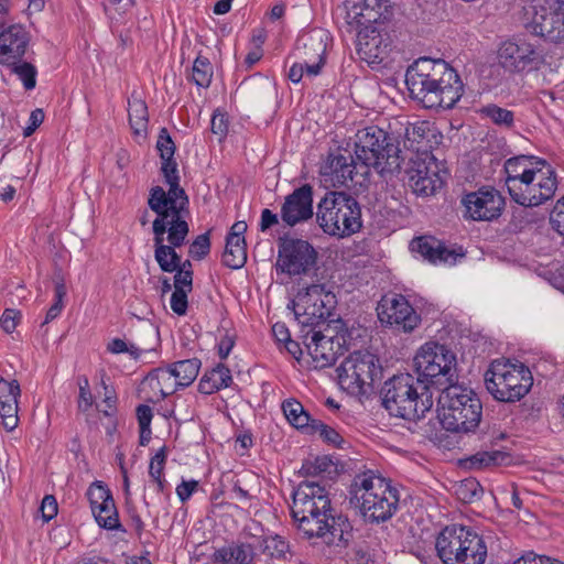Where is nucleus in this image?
<instances>
[{
    "label": "nucleus",
    "mask_w": 564,
    "mask_h": 564,
    "mask_svg": "<svg viewBox=\"0 0 564 564\" xmlns=\"http://www.w3.org/2000/svg\"><path fill=\"white\" fill-rule=\"evenodd\" d=\"M334 303V295L322 284H312L301 290L293 301V311L303 326H314L325 321Z\"/></svg>",
    "instance_id": "15"
},
{
    "label": "nucleus",
    "mask_w": 564,
    "mask_h": 564,
    "mask_svg": "<svg viewBox=\"0 0 564 564\" xmlns=\"http://www.w3.org/2000/svg\"><path fill=\"white\" fill-rule=\"evenodd\" d=\"M284 415L286 420L296 429H306L307 431L311 427V422L313 421L308 413L304 411L303 405L294 400L285 401L282 405Z\"/></svg>",
    "instance_id": "39"
},
{
    "label": "nucleus",
    "mask_w": 564,
    "mask_h": 564,
    "mask_svg": "<svg viewBox=\"0 0 564 564\" xmlns=\"http://www.w3.org/2000/svg\"><path fill=\"white\" fill-rule=\"evenodd\" d=\"M550 221L561 236H564V196L560 198L553 207L550 216Z\"/></svg>",
    "instance_id": "56"
},
{
    "label": "nucleus",
    "mask_w": 564,
    "mask_h": 564,
    "mask_svg": "<svg viewBox=\"0 0 564 564\" xmlns=\"http://www.w3.org/2000/svg\"><path fill=\"white\" fill-rule=\"evenodd\" d=\"M21 319V313L14 308H6L0 317V326L4 333L11 334Z\"/></svg>",
    "instance_id": "54"
},
{
    "label": "nucleus",
    "mask_w": 564,
    "mask_h": 564,
    "mask_svg": "<svg viewBox=\"0 0 564 564\" xmlns=\"http://www.w3.org/2000/svg\"><path fill=\"white\" fill-rule=\"evenodd\" d=\"M354 152L362 174H368L370 167L380 174L393 173L401 165L398 145L376 126L357 131Z\"/></svg>",
    "instance_id": "9"
},
{
    "label": "nucleus",
    "mask_w": 564,
    "mask_h": 564,
    "mask_svg": "<svg viewBox=\"0 0 564 564\" xmlns=\"http://www.w3.org/2000/svg\"><path fill=\"white\" fill-rule=\"evenodd\" d=\"M128 115L133 134L144 139L148 133L149 124L148 106L135 93L128 99Z\"/></svg>",
    "instance_id": "33"
},
{
    "label": "nucleus",
    "mask_w": 564,
    "mask_h": 564,
    "mask_svg": "<svg viewBox=\"0 0 564 564\" xmlns=\"http://www.w3.org/2000/svg\"><path fill=\"white\" fill-rule=\"evenodd\" d=\"M44 111L40 108L34 109L29 118V124L24 128V135H31L43 122L44 120Z\"/></svg>",
    "instance_id": "61"
},
{
    "label": "nucleus",
    "mask_w": 564,
    "mask_h": 564,
    "mask_svg": "<svg viewBox=\"0 0 564 564\" xmlns=\"http://www.w3.org/2000/svg\"><path fill=\"white\" fill-rule=\"evenodd\" d=\"M198 489V481L196 480H183L178 485V499L182 501L187 500Z\"/></svg>",
    "instance_id": "63"
},
{
    "label": "nucleus",
    "mask_w": 564,
    "mask_h": 564,
    "mask_svg": "<svg viewBox=\"0 0 564 564\" xmlns=\"http://www.w3.org/2000/svg\"><path fill=\"white\" fill-rule=\"evenodd\" d=\"M91 512L99 527L106 530H120L121 524L112 496Z\"/></svg>",
    "instance_id": "37"
},
{
    "label": "nucleus",
    "mask_w": 564,
    "mask_h": 564,
    "mask_svg": "<svg viewBox=\"0 0 564 564\" xmlns=\"http://www.w3.org/2000/svg\"><path fill=\"white\" fill-rule=\"evenodd\" d=\"M228 126L229 121L227 115L219 109L216 110L210 120L212 132L221 139L227 134Z\"/></svg>",
    "instance_id": "55"
},
{
    "label": "nucleus",
    "mask_w": 564,
    "mask_h": 564,
    "mask_svg": "<svg viewBox=\"0 0 564 564\" xmlns=\"http://www.w3.org/2000/svg\"><path fill=\"white\" fill-rule=\"evenodd\" d=\"M338 383L351 395H364L371 391L381 378L382 367L376 355L358 350L348 355L337 367Z\"/></svg>",
    "instance_id": "13"
},
{
    "label": "nucleus",
    "mask_w": 564,
    "mask_h": 564,
    "mask_svg": "<svg viewBox=\"0 0 564 564\" xmlns=\"http://www.w3.org/2000/svg\"><path fill=\"white\" fill-rule=\"evenodd\" d=\"M166 460V447H161L158 453L151 458L149 466V476L151 479H159L163 476V469Z\"/></svg>",
    "instance_id": "53"
},
{
    "label": "nucleus",
    "mask_w": 564,
    "mask_h": 564,
    "mask_svg": "<svg viewBox=\"0 0 564 564\" xmlns=\"http://www.w3.org/2000/svg\"><path fill=\"white\" fill-rule=\"evenodd\" d=\"M199 327L197 325H184L181 329L182 345L183 347L192 350L196 346V340L198 338Z\"/></svg>",
    "instance_id": "58"
},
{
    "label": "nucleus",
    "mask_w": 564,
    "mask_h": 564,
    "mask_svg": "<svg viewBox=\"0 0 564 564\" xmlns=\"http://www.w3.org/2000/svg\"><path fill=\"white\" fill-rule=\"evenodd\" d=\"M484 113L497 124L510 127L513 122V113L498 106H488L484 109Z\"/></svg>",
    "instance_id": "50"
},
{
    "label": "nucleus",
    "mask_w": 564,
    "mask_h": 564,
    "mask_svg": "<svg viewBox=\"0 0 564 564\" xmlns=\"http://www.w3.org/2000/svg\"><path fill=\"white\" fill-rule=\"evenodd\" d=\"M210 251L209 231L198 235L189 245L188 256L194 260H203Z\"/></svg>",
    "instance_id": "48"
},
{
    "label": "nucleus",
    "mask_w": 564,
    "mask_h": 564,
    "mask_svg": "<svg viewBox=\"0 0 564 564\" xmlns=\"http://www.w3.org/2000/svg\"><path fill=\"white\" fill-rule=\"evenodd\" d=\"M442 171L441 162L431 151L413 154L406 170L409 186L416 195H433L443 186Z\"/></svg>",
    "instance_id": "16"
},
{
    "label": "nucleus",
    "mask_w": 564,
    "mask_h": 564,
    "mask_svg": "<svg viewBox=\"0 0 564 564\" xmlns=\"http://www.w3.org/2000/svg\"><path fill=\"white\" fill-rule=\"evenodd\" d=\"M327 489L318 482L302 481L293 491L291 514L297 530L307 539H322L328 545H345L350 535L346 518L333 517Z\"/></svg>",
    "instance_id": "2"
},
{
    "label": "nucleus",
    "mask_w": 564,
    "mask_h": 564,
    "mask_svg": "<svg viewBox=\"0 0 564 564\" xmlns=\"http://www.w3.org/2000/svg\"><path fill=\"white\" fill-rule=\"evenodd\" d=\"M65 295H66L65 285L62 282L56 283L55 284V293H54L55 301L46 313L45 323L52 322L61 314V312L64 307L63 299Z\"/></svg>",
    "instance_id": "51"
},
{
    "label": "nucleus",
    "mask_w": 564,
    "mask_h": 564,
    "mask_svg": "<svg viewBox=\"0 0 564 564\" xmlns=\"http://www.w3.org/2000/svg\"><path fill=\"white\" fill-rule=\"evenodd\" d=\"M235 345L234 338L225 334L218 343V355L221 359H226Z\"/></svg>",
    "instance_id": "64"
},
{
    "label": "nucleus",
    "mask_w": 564,
    "mask_h": 564,
    "mask_svg": "<svg viewBox=\"0 0 564 564\" xmlns=\"http://www.w3.org/2000/svg\"><path fill=\"white\" fill-rule=\"evenodd\" d=\"M11 68V72L18 76V78L22 82L25 90H32L36 86V76L37 69L36 67L29 63L20 59H13L12 64H6Z\"/></svg>",
    "instance_id": "40"
},
{
    "label": "nucleus",
    "mask_w": 564,
    "mask_h": 564,
    "mask_svg": "<svg viewBox=\"0 0 564 564\" xmlns=\"http://www.w3.org/2000/svg\"><path fill=\"white\" fill-rule=\"evenodd\" d=\"M334 469L333 460L327 456H318L313 459H307L303 463L301 471L306 476H323L330 474Z\"/></svg>",
    "instance_id": "43"
},
{
    "label": "nucleus",
    "mask_w": 564,
    "mask_h": 564,
    "mask_svg": "<svg viewBox=\"0 0 564 564\" xmlns=\"http://www.w3.org/2000/svg\"><path fill=\"white\" fill-rule=\"evenodd\" d=\"M308 63L301 59V62L294 63L288 74L289 79L297 84L302 80L303 77H307V65Z\"/></svg>",
    "instance_id": "60"
},
{
    "label": "nucleus",
    "mask_w": 564,
    "mask_h": 564,
    "mask_svg": "<svg viewBox=\"0 0 564 564\" xmlns=\"http://www.w3.org/2000/svg\"><path fill=\"white\" fill-rule=\"evenodd\" d=\"M317 253L305 240L291 239L282 243L276 269L289 275L307 272L316 263Z\"/></svg>",
    "instance_id": "20"
},
{
    "label": "nucleus",
    "mask_w": 564,
    "mask_h": 564,
    "mask_svg": "<svg viewBox=\"0 0 564 564\" xmlns=\"http://www.w3.org/2000/svg\"><path fill=\"white\" fill-rule=\"evenodd\" d=\"M200 361L197 358L178 360V387L192 384L198 376Z\"/></svg>",
    "instance_id": "44"
},
{
    "label": "nucleus",
    "mask_w": 564,
    "mask_h": 564,
    "mask_svg": "<svg viewBox=\"0 0 564 564\" xmlns=\"http://www.w3.org/2000/svg\"><path fill=\"white\" fill-rule=\"evenodd\" d=\"M193 290V265L189 260L178 263V316L187 312V295Z\"/></svg>",
    "instance_id": "36"
},
{
    "label": "nucleus",
    "mask_w": 564,
    "mask_h": 564,
    "mask_svg": "<svg viewBox=\"0 0 564 564\" xmlns=\"http://www.w3.org/2000/svg\"><path fill=\"white\" fill-rule=\"evenodd\" d=\"M532 31L549 41L564 42V0H534Z\"/></svg>",
    "instance_id": "17"
},
{
    "label": "nucleus",
    "mask_w": 564,
    "mask_h": 564,
    "mask_svg": "<svg viewBox=\"0 0 564 564\" xmlns=\"http://www.w3.org/2000/svg\"><path fill=\"white\" fill-rule=\"evenodd\" d=\"M232 378L230 370L224 365H218L203 376L199 381V390L205 394H210L215 391L229 387Z\"/></svg>",
    "instance_id": "35"
},
{
    "label": "nucleus",
    "mask_w": 564,
    "mask_h": 564,
    "mask_svg": "<svg viewBox=\"0 0 564 564\" xmlns=\"http://www.w3.org/2000/svg\"><path fill=\"white\" fill-rule=\"evenodd\" d=\"M213 77V68L207 58L198 56L193 65L192 79L199 87H207Z\"/></svg>",
    "instance_id": "45"
},
{
    "label": "nucleus",
    "mask_w": 564,
    "mask_h": 564,
    "mask_svg": "<svg viewBox=\"0 0 564 564\" xmlns=\"http://www.w3.org/2000/svg\"><path fill=\"white\" fill-rule=\"evenodd\" d=\"M79 397L78 408L82 411H87L94 402V398L89 388L88 378L83 376L78 378Z\"/></svg>",
    "instance_id": "52"
},
{
    "label": "nucleus",
    "mask_w": 564,
    "mask_h": 564,
    "mask_svg": "<svg viewBox=\"0 0 564 564\" xmlns=\"http://www.w3.org/2000/svg\"><path fill=\"white\" fill-rule=\"evenodd\" d=\"M437 413L445 430L468 433L478 427L482 405L471 389L452 383L438 397Z\"/></svg>",
    "instance_id": "8"
},
{
    "label": "nucleus",
    "mask_w": 564,
    "mask_h": 564,
    "mask_svg": "<svg viewBox=\"0 0 564 564\" xmlns=\"http://www.w3.org/2000/svg\"><path fill=\"white\" fill-rule=\"evenodd\" d=\"M381 394L382 404L391 415L409 421L423 417L433 405L426 387L410 373L397 375L386 381Z\"/></svg>",
    "instance_id": "7"
},
{
    "label": "nucleus",
    "mask_w": 564,
    "mask_h": 564,
    "mask_svg": "<svg viewBox=\"0 0 564 564\" xmlns=\"http://www.w3.org/2000/svg\"><path fill=\"white\" fill-rule=\"evenodd\" d=\"M20 384L17 380L8 381L0 377V417L3 427L11 432L19 424Z\"/></svg>",
    "instance_id": "26"
},
{
    "label": "nucleus",
    "mask_w": 564,
    "mask_h": 564,
    "mask_svg": "<svg viewBox=\"0 0 564 564\" xmlns=\"http://www.w3.org/2000/svg\"><path fill=\"white\" fill-rule=\"evenodd\" d=\"M151 383L154 378H151ZM162 398L172 397L176 392V362L171 364L166 369L155 371V386Z\"/></svg>",
    "instance_id": "38"
},
{
    "label": "nucleus",
    "mask_w": 564,
    "mask_h": 564,
    "mask_svg": "<svg viewBox=\"0 0 564 564\" xmlns=\"http://www.w3.org/2000/svg\"><path fill=\"white\" fill-rule=\"evenodd\" d=\"M308 432L318 435L325 443L333 445L335 447L340 448L345 443L339 432L317 420H313L311 422V427Z\"/></svg>",
    "instance_id": "42"
},
{
    "label": "nucleus",
    "mask_w": 564,
    "mask_h": 564,
    "mask_svg": "<svg viewBox=\"0 0 564 564\" xmlns=\"http://www.w3.org/2000/svg\"><path fill=\"white\" fill-rule=\"evenodd\" d=\"M87 499L90 505V509L95 510L98 505L106 502L112 495L109 488L99 480L94 481L87 489Z\"/></svg>",
    "instance_id": "47"
},
{
    "label": "nucleus",
    "mask_w": 564,
    "mask_h": 564,
    "mask_svg": "<svg viewBox=\"0 0 564 564\" xmlns=\"http://www.w3.org/2000/svg\"><path fill=\"white\" fill-rule=\"evenodd\" d=\"M316 219L327 235L345 238L361 229V209L358 202L341 192H330L317 205Z\"/></svg>",
    "instance_id": "12"
},
{
    "label": "nucleus",
    "mask_w": 564,
    "mask_h": 564,
    "mask_svg": "<svg viewBox=\"0 0 564 564\" xmlns=\"http://www.w3.org/2000/svg\"><path fill=\"white\" fill-rule=\"evenodd\" d=\"M247 230L245 221H237L231 226L226 239L223 262L230 269H240L247 261V249L243 234Z\"/></svg>",
    "instance_id": "27"
},
{
    "label": "nucleus",
    "mask_w": 564,
    "mask_h": 564,
    "mask_svg": "<svg viewBox=\"0 0 564 564\" xmlns=\"http://www.w3.org/2000/svg\"><path fill=\"white\" fill-rule=\"evenodd\" d=\"M256 557L253 543H230L213 554L214 564H252Z\"/></svg>",
    "instance_id": "31"
},
{
    "label": "nucleus",
    "mask_w": 564,
    "mask_h": 564,
    "mask_svg": "<svg viewBox=\"0 0 564 564\" xmlns=\"http://www.w3.org/2000/svg\"><path fill=\"white\" fill-rule=\"evenodd\" d=\"M40 511L42 513V518L44 522H48L52 520L58 511L57 501L54 496L46 495L41 503Z\"/></svg>",
    "instance_id": "57"
},
{
    "label": "nucleus",
    "mask_w": 564,
    "mask_h": 564,
    "mask_svg": "<svg viewBox=\"0 0 564 564\" xmlns=\"http://www.w3.org/2000/svg\"><path fill=\"white\" fill-rule=\"evenodd\" d=\"M500 65L511 73L536 68L541 62L538 48L524 41H506L498 51Z\"/></svg>",
    "instance_id": "22"
},
{
    "label": "nucleus",
    "mask_w": 564,
    "mask_h": 564,
    "mask_svg": "<svg viewBox=\"0 0 564 564\" xmlns=\"http://www.w3.org/2000/svg\"><path fill=\"white\" fill-rule=\"evenodd\" d=\"M328 41L329 34L323 29H314L297 39L295 51L300 59L308 63L306 65L308 78L319 75L325 65Z\"/></svg>",
    "instance_id": "21"
},
{
    "label": "nucleus",
    "mask_w": 564,
    "mask_h": 564,
    "mask_svg": "<svg viewBox=\"0 0 564 564\" xmlns=\"http://www.w3.org/2000/svg\"><path fill=\"white\" fill-rule=\"evenodd\" d=\"M405 84L411 97L431 109H451L463 95L458 74L441 59L416 61L406 70Z\"/></svg>",
    "instance_id": "3"
},
{
    "label": "nucleus",
    "mask_w": 564,
    "mask_h": 564,
    "mask_svg": "<svg viewBox=\"0 0 564 564\" xmlns=\"http://www.w3.org/2000/svg\"><path fill=\"white\" fill-rule=\"evenodd\" d=\"M135 415L139 423V444L147 446L151 440V421L153 417L152 409L147 404H140L135 409Z\"/></svg>",
    "instance_id": "41"
},
{
    "label": "nucleus",
    "mask_w": 564,
    "mask_h": 564,
    "mask_svg": "<svg viewBox=\"0 0 564 564\" xmlns=\"http://www.w3.org/2000/svg\"><path fill=\"white\" fill-rule=\"evenodd\" d=\"M306 346L315 368L328 367L337 359L339 345L335 349L333 338L319 332L313 333Z\"/></svg>",
    "instance_id": "29"
},
{
    "label": "nucleus",
    "mask_w": 564,
    "mask_h": 564,
    "mask_svg": "<svg viewBox=\"0 0 564 564\" xmlns=\"http://www.w3.org/2000/svg\"><path fill=\"white\" fill-rule=\"evenodd\" d=\"M254 549L269 558L284 560L289 553L288 542L278 534H265L253 541Z\"/></svg>",
    "instance_id": "34"
},
{
    "label": "nucleus",
    "mask_w": 564,
    "mask_h": 564,
    "mask_svg": "<svg viewBox=\"0 0 564 564\" xmlns=\"http://www.w3.org/2000/svg\"><path fill=\"white\" fill-rule=\"evenodd\" d=\"M349 494L351 505L370 523L389 520L397 512L400 501L399 490L391 480L372 470L356 475Z\"/></svg>",
    "instance_id": "6"
},
{
    "label": "nucleus",
    "mask_w": 564,
    "mask_h": 564,
    "mask_svg": "<svg viewBox=\"0 0 564 564\" xmlns=\"http://www.w3.org/2000/svg\"><path fill=\"white\" fill-rule=\"evenodd\" d=\"M435 550L444 564H484L487 546L482 538L465 525H447L436 536Z\"/></svg>",
    "instance_id": "11"
},
{
    "label": "nucleus",
    "mask_w": 564,
    "mask_h": 564,
    "mask_svg": "<svg viewBox=\"0 0 564 564\" xmlns=\"http://www.w3.org/2000/svg\"><path fill=\"white\" fill-rule=\"evenodd\" d=\"M506 186L511 198L522 206H539L557 188L555 170L545 160L520 155L505 162Z\"/></svg>",
    "instance_id": "5"
},
{
    "label": "nucleus",
    "mask_w": 564,
    "mask_h": 564,
    "mask_svg": "<svg viewBox=\"0 0 564 564\" xmlns=\"http://www.w3.org/2000/svg\"><path fill=\"white\" fill-rule=\"evenodd\" d=\"M321 174L334 186H348V183L362 184L368 174L361 173L355 156L330 154L321 167Z\"/></svg>",
    "instance_id": "23"
},
{
    "label": "nucleus",
    "mask_w": 564,
    "mask_h": 564,
    "mask_svg": "<svg viewBox=\"0 0 564 564\" xmlns=\"http://www.w3.org/2000/svg\"><path fill=\"white\" fill-rule=\"evenodd\" d=\"M484 380L487 391L500 402L521 400L533 384L532 373L523 362L505 358L490 362Z\"/></svg>",
    "instance_id": "10"
},
{
    "label": "nucleus",
    "mask_w": 564,
    "mask_h": 564,
    "mask_svg": "<svg viewBox=\"0 0 564 564\" xmlns=\"http://www.w3.org/2000/svg\"><path fill=\"white\" fill-rule=\"evenodd\" d=\"M510 457L502 451H481L460 460V465L469 470H484L507 464Z\"/></svg>",
    "instance_id": "32"
},
{
    "label": "nucleus",
    "mask_w": 564,
    "mask_h": 564,
    "mask_svg": "<svg viewBox=\"0 0 564 564\" xmlns=\"http://www.w3.org/2000/svg\"><path fill=\"white\" fill-rule=\"evenodd\" d=\"M127 513L129 517V525L131 530H133L138 535H140L144 529V523L137 512L135 508L130 506L129 502H127Z\"/></svg>",
    "instance_id": "62"
},
{
    "label": "nucleus",
    "mask_w": 564,
    "mask_h": 564,
    "mask_svg": "<svg viewBox=\"0 0 564 564\" xmlns=\"http://www.w3.org/2000/svg\"><path fill=\"white\" fill-rule=\"evenodd\" d=\"M465 216L475 221H491L498 218L505 207V199L494 187H481L462 198Z\"/></svg>",
    "instance_id": "19"
},
{
    "label": "nucleus",
    "mask_w": 564,
    "mask_h": 564,
    "mask_svg": "<svg viewBox=\"0 0 564 564\" xmlns=\"http://www.w3.org/2000/svg\"><path fill=\"white\" fill-rule=\"evenodd\" d=\"M378 318L382 324L411 333L421 323L420 315L401 294L384 295L377 306Z\"/></svg>",
    "instance_id": "18"
},
{
    "label": "nucleus",
    "mask_w": 564,
    "mask_h": 564,
    "mask_svg": "<svg viewBox=\"0 0 564 564\" xmlns=\"http://www.w3.org/2000/svg\"><path fill=\"white\" fill-rule=\"evenodd\" d=\"M175 143L165 128H162L156 141L161 159V173L169 191L161 186L150 189L148 206L156 214L153 221L155 260L165 272L176 271V161Z\"/></svg>",
    "instance_id": "1"
},
{
    "label": "nucleus",
    "mask_w": 564,
    "mask_h": 564,
    "mask_svg": "<svg viewBox=\"0 0 564 564\" xmlns=\"http://www.w3.org/2000/svg\"><path fill=\"white\" fill-rule=\"evenodd\" d=\"M405 139L414 154L431 151L432 143H437L435 129L429 121H416L405 130Z\"/></svg>",
    "instance_id": "30"
},
{
    "label": "nucleus",
    "mask_w": 564,
    "mask_h": 564,
    "mask_svg": "<svg viewBox=\"0 0 564 564\" xmlns=\"http://www.w3.org/2000/svg\"><path fill=\"white\" fill-rule=\"evenodd\" d=\"M414 369L419 380L432 383H453L457 376L455 352L436 341L424 343L415 352Z\"/></svg>",
    "instance_id": "14"
},
{
    "label": "nucleus",
    "mask_w": 564,
    "mask_h": 564,
    "mask_svg": "<svg viewBox=\"0 0 564 564\" xmlns=\"http://www.w3.org/2000/svg\"><path fill=\"white\" fill-rule=\"evenodd\" d=\"M388 0H345L343 3L346 23L357 30V54L372 67L389 56L390 39L375 26L388 18Z\"/></svg>",
    "instance_id": "4"
},
{
    "label": "nucleus",
    "mask_w": 564,
    "mask_h": 564,
    "mask_svg": "<svg viewBox=\"0 0 564 564\" xmlns=\"http://www.w3.org/2000/svg\"><path fill=\"white\" fill-rule=\"evenodd\" d=\"M188 206V197L186 196L183 188L178 187V223H177V235H178V246L184 241L187 236L189 228L188 224L185 220V217L189 216V212L187 209Z\"/></svg>",
    "instance_id": "46"
},
{
    "label": "nucleus",
    "mask_w": 564,
    "mask_h": 564,
    "mask_svg": "<svg viewBox=\"0 0 564 564\" xmlns=\"http://www.w3.org/2000/svg\"><path fill=\"white\" fill-rule=\"evenodd\" d=\"M410 249L434 264H454L459 256L433 237H419L411 241Z\"/></svg>",
    "instance_id": "28"
},
{
    "label": "nucleus",
    "mask_w": 564,
    "mask_h": 564,
    "mask_svg": "<svg viewBox=\"0 0 564 564\" xmlns=\"http://www.w3.org/2000/svg\"><path fill=\"white\" fill-rule=\"evenodd\" d=\"M313 216V189L308 184L296 188L285 197L281 207V218L289 226L307 220Z\"/></svg>",
    "instance_id": "24"
},
{
    "label": "nucleus",
    "mask_w": 564,
    "mask_h": 564,
    "mask_svg": "<svg viewBox=\"0 0 564 564\" xmlns=\"http://www.w3.org/2000/svg\"><path fill=\"white\" fill-rule=\"evenodd\" d=\"M480 485L475 479H465L456 488V495L464 502L480 498Z\"/></svg>",
    "instance_id": "49"
},
{
    "label": "nucleus",
    "mask_w": 564,
    "mask_h": 564,
    "mask_svg": "<svg viewBox=\"0 0 564 564\" xmlns=\"http://www.w3.org/2000/svg\"><path fill=\"white\" fill-rule=\"evenodd\" d=\"M513 564H564L561 561L552 560L550 557L538 555L533 552H528L514 561Z\"/></svg>",
    "instance_id": "59"
},
{
    "label": "nucleus",
    "mask_w": 564,
    "mask_h": 564,
    "mask_svg": "<svg viewBox=\"0 0 564 564\" xmlns=\"http://www.w3.org/2000/svg\"><path fill=\"white\" fill-rule=\"evenodd\" d=\"M30 42L28 31L20 24L9 26L0 33V64H12L24 56Z\"/></svg>",
    "instance_id": "25"
}]
</instances>
